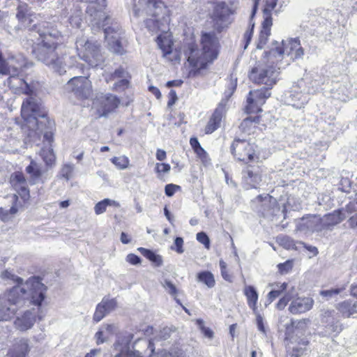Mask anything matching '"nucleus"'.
<instances>
[{"label":"nucleus","instance_id":"3","mask_svg":"<svg viewBox=\"0 0 357 357\" xmlns=\"http://www.w3.org/2000/svg\"><path fill=\"white\" fill-rule=\"evenodd\" d=\"M39 42L32 50V53L38 60L52 68L54 71L62 74L67 68L73 67L76 58L68 56L66 50L61 52L59 56L57 50H61L63 36L57 29L52 26H47L38 30Z\"/></svg>","mask_w":357,"mask_h":357},{"label":"nucleus","instance_id":"26","mask_svg":"<svg viewBox=\"0 0 357 357\" xmlns=\"http://www.w3.org/2000/svg\"><path fill=\"white\" fill-rule=\"evenodd\" d=\"M26 172L29 176L31 184H36L41 180L44 171L40 164L31 160L29 165L26 167Z\"/></svg>","mask_w":357,"mask_h":357},{"label":"nucleus","instance_id":"51","mask_svg":"<svg viewBox=\"0 0 357 357\" xmlns=\"http://www.w3.org/2000/svg\"><path fill=\"white\" fill-rule=\"evenodd\" d=\"M197 240L202 244H203L206 248L209 249L210 248V240L208 236L204 232H199L196 236Z\"/></svg>","mask_w":357,"mask_h":357},{"label":"nucleus","instance_id":"41","mask_svg":"<svg viewBox=\"0 0 357 357\" xmlns=\"http://www.w3.org/2000/svg\"><path fill=\"white\" fill-rule=\"evenodd\" d=\"M129 73L126 70L123 68L119 67L113 73L108 75L105 77L107 82L110 81L121 79L122 77H130Z\"/></svg>","mask_w":357,"mask_h":357},{"label":"nucleus","instance_id":"31","mask_svg":"<svg viewBox=\"0 0 357 357\" xmlns=\"http://www.w3.org/2000/svg\"><path fill=\"white\" fill-rule=\"evenodd\" d=\"M246 296L248 305L252 310L254 314H257V303L258 301V294L254 287L245 286L243 289Z\"/></svg>","mask_w":357,"mask_h":357},{"label":"nucleus","instance_id":"36","mask_svg":"<svg viewBox=\"0 0 357 357\" xmlns=\"http://www.w3.org/2000/svg\"><path fill=\"white\" fill-rule=\"evenodd\" d=\"M138 250L144 257L152 261L155 266H161L162 265V258L160 255H156L153 251L144 248H139Z\"/></svg>","mask_w":357,"mask_h":357},{"label":"nucleus","instance_id":"9","mask_svg":"<svg viewBox=\"0 0 357 357\" xmlns=\"http://www.w3.org/2000/svg\"><path fill=\"white\" fill-rule=\"evenodd\" d=\"M75 44L79 56L89 66L96 67L103 62L100 45L97 41L89 40L82 37L77 39Z\"/></svg>","mask_w":357,"mask_h":357},{"label":"nucleus","instance_id":"50","mask_svg":"<svg viewBox=\"0 0 357 357\" xmlns=\"http://www.w3.org/2000/svg\"><path fill=\"white\" fill-rule=\"evenodd\" d=\"M346 289L345 286L340 288L331 289L328 290H323L320 291V294L324 297H332L334 295L339 294Z\"/></svg>","mask_w":357,"mask_h":357},{"label":"nucleus","instance_id":"28","mask_svg":"<svg viewBox=\"0 0 357 357\" xmlns=\"http://www.w3.org/2000/svg\"><path fill=\"white\" fill-rule=\"evenodd\" d=\"M13 206L9 210L0 208V220L6 222L11 219L18 211L20 204L18 203V197L16 195L10 196Z\"/></svg>","mask_w":357,"mask_h":357},{"label":"nucleus","instance_id":"27","mask_svg":"<svg viewBox=\"0 0 357 357\" xmlns=\"http://www.w3.org/2000/svg\"><path fill=\"white\" fill-rule=\"evenodd\" d=\"M29 351L27 340H20L12 346L7 355L8 357H26Z\"/></svg>","mask_w":357,"mask_h":357},{"label":"nucleus","instance_id":"18","mask_svg":"<svg viewBox=\"0 0 357 357\" xmlns=\"http://www.w3.org/2000/svg\"><path fill=\"white\" fill-rule=\"evenodd\" d=\"M331 93L333 94V98L342 102H346L355 96L351 89L349 78L347 76H344L340 82L333 83Z\"/></svg>","mask_w":357,"mask_h":357},{"label":"nucleus","instance_id":"7","mask_svg":"<svg viewBox=\"0 0 357 357\" xmlns=\"http://www.w3.org/2000/svg\"><path fill=\"white\" fill-rule=\"evenodd\" d=\"M271 53V61H276V66L280 63L283 67L289 65V61L283 62L284 55L289 56L291 60L301 59L304 55V50L301 45L298 38H287L283 40L281 43L275 41L272 43V47L269 50Z\"/></svg>","mask_w":357,"mask_h":357},{"label":"nucleus","instance_id":"49","mask_svg":"<svg viewBox=\"0 0 357 357\" xmlns=\"http://www.w3.org/2000/svg\"><path fill=\"white\" fill-rule=\"evenodd\" d=\"M270 31H266V29L261 30L259 37V43L257 45L258 48L261 49L263 46L266 43L268 38L270 36Z\"/></svg>","mask_w":357,"mask_h":357},{"label":"nucleus","instance_id":"6","mask_svg":"<svg viewBox=\"0 0 357 357\" xmlns=\"http://www.w3.org/2000/svg\"><path fill=\"white\" fill-rule=\"evenodd\" d=\"M283 66L279 63L276 66V61H271V53L266 54V57L262 62L258 63L252 68L249 73L250 79L258 84H264L266 87L271 88L277 83L280 73V70Z\"/></svg>","mask_w":357,"mask_h":357},{"label":"nucleus","instance_id":"35","mask_svg":"<svg viewBox=\"0 0 357 357\" xmlns=\"http://www.w3.org/2000/svg\"><path fill=\"white\" fill-rule=\"evenodd\" d=\"M10 183L17 192L27 185L26 180L21 172H15L11 175Z\"/></svg>","mask_w":357,"mask_h":357},{"label":"nucleus","instance_id":"40","mask_svg":"<svg viewBox=\"0 0 357 357\" xmlns=\"http://www.w3.org/2000/svg\"><path fill=\"white\" fill-rule=\"evenodd\" d=\"M279 244L287 250H298L297 245L299 242H296L289 236H281L278 240Z\"/></svg>","mask_w":357,"mask_h":357},{"label":"nucleus","instance_id":"2","mask_svg":"<svg viewBox=\"0 0 357 357\" xmlns=\"http://www.w3.org/2000/svg\"><path fill=\"white\" fill-rule=\"evenodd\" d=\"M46 286L38 277L29 278L22 286H14L0 296V321L10 320L20 307H40L45 298Z\"/></svg>","mask_w":357,"mask_h":357},{"label":"nucleus","instance_id":"53","mask_svg":"<svg viewBox=\"0 0 357 357\" xmlns=\"http://www.w3.org/2000/svg\"><path fill=\"white\" fill-rule=\"evenodd\" d=\"M220 267L222 278L227 281L231 282V276L228 273L227 264L223 260L220 261Z\"/></svg>","mask_w":357,"mask_h":357},{"label":"nucleus","instance_id":"32","mask_svg":"<svg viewBox=\"0 0 357 357\" xmlns=\"http://www.w3.org/2000/svg\"><path fill=\"white\" fill-rule=\"evenodd\" d=\"M259 122V118L258 116L248 117L241 122L239 128L243 132L250 135L255 132Z\"/></svg>","mask_w":357,"mask_h":357},{"label":"nucleus","instance_id":"25","mask_svg":"<svg viewBox=\"0 0 357 357\" xmlns=\"http://www.w3.org/2000/svg\"><path fill=\"white\" fill-rule=\"evenodd\" d=\"M336 309L342 317L349 318L357 313V301L352 300L344 301L336 305Z\"/></svg>","mask_w":357,"mask_h":357},{"label":"nucleus","instance_id":"15","mask_svg":"<svg viewBox=\"0 0 357 357\" xmlns=\"http://www.w3.org/2000/svg\"><path fill=\"white\" fill-rule=\"evenodd\" d=\"M297 230L305 233L321 232L324 226L322 217L319 215H307L303 217L296 225Z\"/></svg>","mask_w":357,"mask_h":357},{"label":"nucleus","instance_id":"16","mask_svg":"<svg viewBox=\"0 0 357 357\" xmlns=\"http://www.w3.org/2000/svg\"><path fill=\"white\" fill-rule=\"evenodd\" d=\"M120 102V99L116 96L107 93L97 97L94 104L97 105L100 116H107L114 112Z\"/></svg>","mask_w":357,"mask_h":357},{"label":"nucleus","instance_id":"63","mask_svg":"<svg viewBox=\"0 0 357 357\" xmlns=\"http://www.w3.org/2000/svg\"><path fill=\"white\" fill-rule=\"evenodd\" d=\"M292 268V263L289 261H287L283 264H280L278 265V268L280 273H287Z\"/></svg>","mask_w":357,"mask_h":357},{"label":"nucleus","instance_id":"37","mask_svg":"<svg viewBox=\"0 0 357 357\" xmlns=\"http://www.w3.org/2000/svg\"><path fill=\"white\" fill-rule=\"evenodd\" d=\"M1 278L7 282L9 284L16 283V286H22L25 282H23V280L15 275L12 271L6 270L3 271L0 275Z\"/></svg>","mask_w":357,"mask_h":357},{"label":"nucleus","instance_id":"59","mask_svg":"<svg viewBox=\"0 0 357 357\" xmlns=\"http://www.w3.org/2000/svg\"><path fill=\"white\" fill-rule=\"evenodd\" d=\"M277 0H266V6L264 9V15L271 13V11L275 7Z\"/></svg>","mask_w":357,"mask_h":357},{"label":"nucleus","instance_id":"56","mask_svg":"<svg viewBox=\"0 0 357 357\" xmlns=\"http://www.w3.org/2000/svg\"><path fill=\"white\" fill-rule=\"evenodd\" d=\"M344 210V213L346 214H351L357 211V200L349 202L345 207V208H342Z\"/></svg>","mask_w":357,"mask_h":357},{"label":"nucleus","instance_id":"17","mask_svg":"<svg viewBox=\"0 0 357 357\" xmlns=\"http://www.w3.org/2000/svg\"><path fill=\"white\" fill-rule=\"evenodd\" d=\"M7 82L8 86L15 93L31 95L34 92L33 85L25 80L22 71L18 75L9 77Z\"/></svg>","mask_w":357,"mask_h":357},{"label":"nucleus","instance_id":"64","mask_svg":"<svg viewBox=\"0 0 357 357\" xmlns=\"http://www.w3.org/2000/svg\"><path fill=\"white\" fill-rule=\"evenodd\" d=\"M172 330L169 328L165 327L162 328L158 335L160 340H167L170 337Z\"/></svg>","mask_w":357,"mask_h":357},{"label":"nucleus","instance_id":"5","mask_svg":"<svg viewBox=\"0 0 357 357\" xmlns=\"http://www.w3.org/2000/svg\"><path fill=\"white\" fill-rule=\"evenodd\" d=\"M86 13L90 15L91 17L90 21L93 25L104 29L105 38L107 42L109 49L114 53L123 54V49L119 40L121 35L119 26L116 24L113 26L104 28L105 26V22L109 20V17L106 16L104 12L96 10L93 5L87 8Z\"/></svg>","mask_w":357,"mask_h":357},{"label":"nucleus","instance_id":"12","mask_svg":"<svg viewBox=\"0 0 357 357\" xmlns=\"http://www.w3.org/2000/svg\"><path fill=\"white\" fill-rule=\"evenodd\" d=\"M66 90L79 99H87L92 93L91 82L85 76H75L66 84Z\"/></svg>","mask_w":357,"mask_h":357},{"label":"nucleus","instance_id":"62","mask_svg":"<svg viewBox=\"0 0 357 357\" xmlns=\"http://www.w3.org/2000/svg\"><path fill=\"white\" fill-rule=\"evenodd\" d=\"M179 188L178 185L174 184H167L165 188L166 195L172 197L174 194L176 189H178Z\"/></svg>","mask_w":357,"mask_h":357},{"label":"nucleus","instance_id":"38","mask_svg":"<svg viewBox=\"0 0 357 357\" xmlns=\"http://www.w3.org/2000/svg\"><path fill=\"white\" fill-rule=\"evenodd\" d=\"M197 280L205 284L208 287L212 288L215 285L213 275L209 271H202L197 274Z\"/></svg>","mask_w":357,"mask_h":357},{"label":"nucleus","instance_id":"44","mask_svg":"<svg viewBox=\"0 0 357 357\" xmlns=\"http://www.w3.org/2000/svg\"><path fill=\"white\" fill-rule=\"evenodd\" d=\"M82 13L80 10H76L70 17V24L76 28H79L82 22Z\"/></svg>","mask_w":357,"mask_h":357},{"label":"nucleus","instance_id":"54","mask_svg":"<svg viewBox=\"0 0 357 357\" xmlns=\"http://www.w3.org/2000/svg\"><path fill=\"white\" fill-rule=\"evenodd\" d=\"M197 324L205 336H206L209 338L213 337V331L211 329H209L208 328H206L204 326V323L203 320L197 319Z\"/></svg>","mask_w":357,"mask_h":357},{"label":"nucleus","instance_id":"42","mask_svg":"<svg viewBox=\"0 0 357 357\" xmlns=\"http://www.w3.org/2000/svg\"><path fill=\"white\" fill-rule=\"evenodd\" d=\"M112 162L119 169H125L128 167L129 159L125 155L114 157Z\"/></svg>","mask_w":357,"mask_h":357},{"label":"nucleus","instance_id":"47","mask_svg":"<svg viewBox=\"0 0 357 357\" xmlns=\"http://www.w3.org/2000/svg\"><path fill=\"white\" fill-rule=\"evenodd\" d=\"M100 303L103 304L104 308L108 313L113 311L117 305L116 301L114 298H109L106 297L103 298Z\"/></svg>","mask_w":357,"mask_h":357},{"label":"nucleus","instance_id":"30","mask_svg":"<svg viewBox=\"0 0 357 357\" xmlns=\"http://www.w3.org/2000/svg\"><path fill=\"white\" fill-rule=\"evenodd\" d=\"M115 326L114 324H104L95 334L97 344L105 342L114 333Z\"/></svg>","mask_w":357,"mask_h":357},{"label":"nucleus","instance_id":"4","mask_svg":"<svg viewBox=\"0 0 357 357\" xmlns=\"http://www.w3.org/2000/svg\"><path fill=\"white\" fill-rule=\"evenodd\" d=\"M201 45L202 49L199 50L195 44H189L185 52L190 65L198 70L205 68L218 56V39L215 33H203Z\"/></svg>","mask_w":357,"mask_h":357},{"label":"nucleus","instance_id":"52","mask_svg":"<svg viewBox=\"0 0 357 357\" xmlns=\"http://www.w3.org/2000/svg\"><path fill=\"white\" fill-rule=\"evenodd\" d=\"M183 245V238L181 237H176L174 240V245H172L171 248L172 250H175L178 254H182L184 252Z\"/></svg>","mask_w":357,"mask_h":357},{"label":"nucleus","instance_id":"57","mask_svg":"<svg viewBox=\"0 0 357 357\" xmlns=\"http://www.w3.org/2000/svg\"><path fill=\"white\" fill-rule=\"evenodd\" d=\"M272 18L271 16V13H267L264 15V20L262 23V29H266V31H271V27L272 26Z\"/></svg>","mask_w":357,"mask_h":357},{"label":"nucleus","instance_id":"23","mask_svg":"<svg viewBox=\"0 0 357 357\" xmlns=\"http://www.w3.org/2000/svg\"><path fill=\"white\" fill-rule=\"evenodd\" d=\"M212 17L215 22V28L218 30H220L224 27L228 17V8L225 3L216 5Z\"/></svg>","mask_w":357,"mask_h":357},{"label":"nucleus","instance_id":"10","mask_svg":"<svg viewBox=\"0 0 357 357\" xmlns=\"http://www.w3.org/2000/svg\"><path fill=\"white\" fill-rule=\"evenodd\" d=\"M311 324L310 319H302L298 321L291 320L290 324H287L285 331L284 342L286 345L291 348L290 344L297 342L299 345L305 346L308 340L303 336L308 331Z\"/></svg>","mask_w":357,"mask_h":357},{"label":"nucleus","instance_id":"19","mask_svg":"<svg viewBox=\"0 0 357 357\" xmlns=\"http://www.w3.org/2000/svg\"><path fill=\"white\" fill-rule=\"evenodd\" d=\"M243 183L248 188H257L262 181V169L259 166H248L242 172Z\"/></svg>","mask_w":357,"mask_h":357},{"label":"nucleus","instance_id":"60","mask_svg":"<svg viewBox=\"0 0 357 357\" xmlns=\"http://www.w3.org/2000/svg\"><path fill=\"white\" fill-rule=\"evenodd\" d=\"M250 26H251L250 29L248 30L244 34V40L245 41V44L244 45V49L247 48V47L248 46V45L251 40L252 36V30H253L255 24L250 23Z\"/></svg>","mask_w":357,"mask_h":357},{"label":"nucleus","instance_id":"29","mask_svg":"<svg viewBox=\"0 0 357 357\" xmlns=\"http://www.w3.org/2000/svg\"><path fill=\"white\" fill-rule=\"evenodd\" d=\"M44 138L48 142L49 146L43 148L40 154L47 165H52L55 161V155L50 144L52 140V134L47 132L45 133L44 135Z\"/></svg>","mask_w":357,"mask_h":357},{"label":"nucleus","instance_id":"21","mask_svg":"<svg viewBox=\"0 0 357 357\" xmlns=\"http://www.w3.org/2000/svg\"><path fill=\"white\" fill-rule=\"evenodd\" d=\"M314 305V300L310 297H298L294 299L289 306V311L293 314L309 311Z\"/></svg>","mask_w":357,"mask_h":357},{"label":"nucleus","instance_id":"46","mask_svg":"<svg viewBox=\"0 0 357 357\" xmlns=\"http://www.w3.org/2000/svg\"><path fill=\"white\" fill-rule=\"evenodd\" d=\"M161 284L169 294L176 298L178 294V290L176 286L170 280L165 279L161 282Z\"/></svg>","mask_w":357,"mask_h":357},{"label":"nucleus","instance_id":"39","mask_svg":"<svg viewBox=\"0 0 357 357\" xmlns=\"http://www.w3.org/2000/svg\"><path fill=\"white\" fill-rule=\"evenodd\" d=\"M142 342L144 344V347H146V349L144 352L139 350H135L133 351V356L135 357H150L155 349L153 343L151 341L147 342L146 340H143Z\"/></svg>","mask_w":357,"mask_h":357},{"label":"nucleus","instance_id":"24","mask_svg":"<svg viewBox=\"0 0 357 357\" xmlns=\"http://www.w3.org/2000/svg\"><path fill=\"white\" fill-rule=\"evenodd\" d=\"M224 111V105L222 104H220L214 111L205 128L206 134L212 133L220 126L222 118L223 116Z\"/></svg>","mask_w":357,"mask_h":357},{"label":"nucleus","instance_id":"20","mask_svg":"<svg viewBox=\"0 0 357 357\" xmlns=\"http://www.w3.org/2000/svg\"><path fill=\"white\" fill-rule=\"evenodd\" d=\"M34 309L27 310L22 314L17 317L14 321L15 326L20 331H26L33 327L36 322Z\"/></svg>","mask_w":357,"mask_h":357},{"label":"nucleus","instance_id":"48","mask_svg":"<svg viewBox=\"0 0 357 357\" xmlns=\"http://www.w3.org/2000/svg\"><path fill=\"white\" fill-rule=\"evenodd\" d=\"M74 170V165L70 163L63 165L61 169V174L63 178H65L67 181L70 179Z\"/></svg>","mask_w":357,"mask_h":357},{"label":"nucleus","instance_id":"22","mask_svg":"<svg viewBox=\"0 0 357 357\" xmlns=\"http://www.w3.org/2000/svg\"><path fill=\"white\" fill-rule=\"evenodd\" d=\"M347 215L343 209L335 210L322 216L325 230H332L334 226L342 222Z\"/></svg>","mask_w":357,"mask_h":357},{"label":"nucleus","instance_id":"61","mask_svg":"<svg viewBox=\"0 0 357 357\" xmlns=\"http://www.w3.org/2000/svg\"><path fill=\"white\" fill-rule=\"evenodd\" d=\"M290 300V296L289 294H286L284 295L282 298H280L279 300V301L277 303V307L279 309V310H282L284 309L288 302Z\"/></svg>","mask_w":357,"mask_h":357},{"label":"nucleus","instance_id":"13","mask_svg":"<svg viewBox=\"0 0 357 357\" xmlns=\"http://www.w3.org/2000/svg\"><path fill=\"white\" fill-rule=\"evenodd\" d=\"M257 146L246 140L236 139L231 144V153L240 161L249 162L257 159Z\"/></svg>","mask_w":357,"mask_h":357},{"label":"nucleus","instance_id":"55","mask_svg":"<svg viewBox=\"0 0 357 357\" xmlns=\"http://www.w3.org/2000/svg\"><path fill=\"white\" fill-rule=\"evenodd\" d=\"M171 169V167L167 163H157L155 165V172L158 174H166L168 173Z\"/></svg>","mask_w":357,"mask_h":357},{"label":"nucleus","instance_id":"14","mask_svg":"<svg viewBox=\"0 0 357 357\" xmlns=\"http://www.w3.org/2000/svg\"><path fill=\"white\" fill-rule=\"evenodd\" d=\"M271 88L266 86L260 89L250 91L247 98V112L258 113L261 112V106L271 95Z\"/></svg>","mask_w":357,"mask_h":357},{"label":"nucleus","instance_id":"43","mask_svg":"<svg viewBox=\"0 0 357 357\" xmlns=\"http://www.w3.org/2000/svg\"><path fill=\"white\" fill-rule=\"evenodd\" d=\"M130 78L131 77L130 76V77H122L121 79H116V81L114 84L112 89L116 91H124L128 88Z\"/></svg>","mask_w":357,"mask_h":357},{"label":"nucleus","instance_id":"34","mask_svg":"<svg viewBox=\"0 0 357 357\" xmlns=\"http://www.w3.org/2000/svg\"><path fill=\"white\" fill-rule=\"evenodd\" d=\"M31 13L29 10L26 3L19 5L17 8V17L24 24H29L32 20L31 19Z\"/></svg>","mask_w":357,"mask_h":357},{"label":"nucleus","instance_id":"58","mask_svg":"<svg viewBox=\"0 0 357 357\" xmlns=\"http://www.w3.org/2000/svg\"><path fill=\"white\" fill-rule=\"evenodd\" d=\"M126 261L132 265H137L141 264V259L135 254H129L126 257Z\"/></svg>","mask_w":357,"mask_h":357},{"label":"nucleus","instance_id":"33","mask_svg":"<svg viewBox=\"0 0 357 357\" xmlns=\"http://www.w3.org/2000/svg\"><path fill=\"white\" fill-rule=\"evenodd\" d=\"M107 206H114L119 208L120 204L118 202L111 199H104L98 202L94 206V211L96 215H100L106 211Z\"/></svg>","mask_w":357,"mask_h":357},{"label":"nucleus","instance_id":"11","mask_svg":"<svg viewBox=\"0 0 357 357\" xmlns=\"http://www.w3.org/2000/svg\"><path fill=\"white\" fill-rule=\"evenodd\" d=\"M305 83L301 79L294 85L291 90L286 94L285 102L287 105H291L296 109H301L309 101L310 91L306 90Z\"/></svg>","mask_w":357,"mask_h":357},{"label":"nucleus","instance_id":"1","mask_svg":"<svg viewBox=\"0 0 357 357\" xmlns=\"http://www.w3.org/2000/svg\"><path fill=\"white\" fill-rule=\"evenodd\" d=\"M133 14L137 17H144V24L150 32H161L157 43L163 56L172 61L179 60L177 52L173 49L172 35L168 32L169 10L164 3L157 0H138L134 5Z\"/></svg>","mask_w":357,"mask_h":357},{"label":"nucleus","instance_id":"8","mask_svg":"<svg viewBox=\"0 0 357 357\" xmlns=\"http://www.w3.org/2000/svg\"><path fill=\"white\" fill-rule=\"evenodd\" d=\"M46 114V112L39 100L33 97L26 98L22 102L21 107V116L24 121L23 129L27 127L31 133H36V131L39 130L38 118L45 117Z\"/></svg>","mask_w":357,"mask_h":357},{"label":"nucleus","instance_id":"45","mask_svg":"<svg viewBox=\"0 0 357 357\" xmlns=\"http://www.w3.org/2000/svg\"><path fill=\"white\" fill-rule=\"evenodd\" d=\"M107 314H109V313L104 308L103 304L98 303V305L96 306V311L94 312L93 319L96 322H99Z\"/></svg>","mask_w":357,"mask_h":357}]
</instances>
